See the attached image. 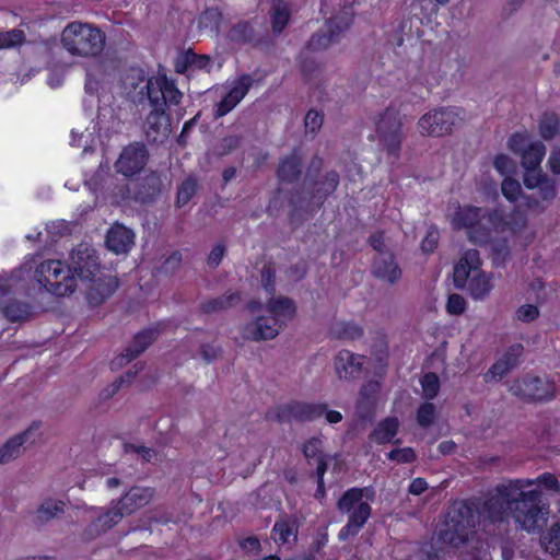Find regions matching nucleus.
Returning <instances> with one entry per match:
<instances>
[{
  "label": "nucleus",
  "mask_w": 560,
  "mask_h": 560,
  "mask_svg": "<svg viewBox=\"0 0 560 560\" xmlns=\"http://www.w3.org/2000/svg\"><path fill=\"white\" fill-rule=\"evenodd\" d=\"M460 560H491L489 548L481 541L470 545L459 556Z\"/></svg>",
  "instance_id": "52"
},
{
  "label": "nucleus",
  "mask_w": 560,
  "mask_h": 560,
  "mask_svg": "<svg viewBox=\"0 0 560 560\" xmlns=\"http://www.w3.org/2000/svg\"><path fill=\"white\" fill-rule=\"evenodd\" d=\"M323 122H324V115L322 112H318L315 109H310L306 113L305 118H304V126H305L306 131H310L313 133L317 132L322 128Z\"/></svg>",
  "instance_id": "60"
},
{
  "label": "nucleus",
  "mask_w": 560,
  "mask_h": 560,
  "mask_svg": "<svg viewBox=\"0 0 560 560\" xmlns=\"http://www.w3.org/2000/svg\"><path fill=\"white\" fill-rule=\"evenodd\" d=\"M0 313L12 323L26 320L32 315V306L26 302L9 299L0 308Z\"/></svg>",
  "instance_id": "36"
},
{
  "label": "nucleus",
  "mask_w": 560,
  "mask_h": 560,
  "mask_svg": "<svg viewBox=\"0 0 560 560\" xmlns=\"http://www.w3.org/2000/svg\"><path fill=\"white\" fill-rule=\"evenodd\" d=\"M479 267H481V258L479 250L475 248L467 249L454 266V287L458 290L465 289L467 282L469 281L471 276L476 271H478Z\"/></svg>",
  "instance_id": "19"
},
{
  "label": "nucleus",
  "mask_w": 560,
  "mask_h": 560,
  "mask_svg": "<svg viewBox=\"0 0 560 560\" xmlns=\"http://www.w3.org/2000/svg\"><path fill=\"white\" fill-rule=\"evenodd\" d=\"M65 502L61 500L47 499L45 500L35 512V522L43 525L58 514L65 512Z\"/></svg>",
  "instance_id": "39"
},
{
  "label": "nucleus",
  "mask_w": 560,
  "mask_h": 560,
  "mask_svg": "<svg viewBox=\"0 0 560 560\" xmlns=\"http://www.w3.org/2000/svg\"><path fill=\"white\" fill-rule=\"evenodd\" d=\"M303 173V161L301 155L294 150L280 159L276 174L280 183L294 184Z\"/></svg>",
  "instance_id": "22"
},
{
  "label": "nucleus",
  "mask_w": 560,
  "mask_h": 560,
  "mask_svg": "<svg viewBox=\"0 0 560 560\" xmlns=\"http://www.w3.org/2000/svg\"><path fill=\"white\" fill-rule=\"evenodd\" d=\"M373 275L380 280L395 283L401 278V270L394 255H381L373 261Z\"/></svg>",
  "instance_id": "27"
},
{
  "label": "nucleus",
  "mask_w": 560,
  "mask_h": 560,
  "mask_svg": "<svg viewBox=\"0 0 560 560\" xmlns=\"http://www.w3.org/2000/svg\"><path fill=\"white\" fill-rule=\"evenodd\" d=\"M540 542L548 553L560 559V522L553 523L548 530L541 535Z\"/></svg>",
  "instance_id": "40"
},
{
  "label": "nucleus",
  "mask_w": 560,
  "mask_h": 560,
  "mask_svg": "<svg viewBox=\"0 0 560 560\" xmlns=\"http://www.w3.org/2000/svg\"><path fill=\"white\" fill-rule=\"evenodd\" d=\"M225 250L226 248L223 243H217L208 255L207 264L213 268L218 267L224 257Z\"/></svg>",
  "instance_id": "64"
},
{
  "label": "nucleus",
  "mask_w": 560,
  "mask_h": 560,
  "mask_svg": "<svg viewBox=\"0 0 560 560\" xmlns=\"http://www.w3.org/2000/svg\"><path fill=\"white\" fill-rule=\"evenodd\" d=\"M523 184L529 190L538 189V198L533 195L523 196V205L530 211H544L546 209L544 203H550L557 196L556 180L544 173L541 168L525 170Z\"/></svg>",
  "instance_id": "11"
},
{
  "label": "nucleus",
  "mask_w": 560,
  "mask_h": 560,
  "mask_svg": "<svg viewBox=\"0 0 560 560\" xmlns=\"http://www.w3.org/2000/svg\"><path fill=\"white\" fill-rule=\"evenodd\" d=\"M513 369L510 368L502 359L498 358L494 363L483 373L485 383L500 381L506 376Z\"/></svg>",
  "instance_id": "50"
},
{
  "label": "nucleus",
  "mask_w": 560,
  "mask_h": 560,
  "mask_svg": "<svg viewBox=\"0 0 560 560\" xmlns=\"http://www.w3.org/2000/svg\"><path fill=\"white\" fill-rule=\"evenodd\" d=\"M152 108L165 110L167 106H176L182 102L183 93L176 83L166 74L151 77L143 86Z\"/></svg>",
  "instance_id": "13"
},
{
  "label": "nucleus",
  "mask_w": 560,
  "mask_h": 560,
  "mask_svg": "<svg viewBox=\"0 0 560 560\" xmlns=\"http://www.w3.org/2000/svg\"><path fill=\"white\" fill-rule=\"evenodd\" d=\"M524 353V346L520 342L513 343L500 357L510 368L515 369Z\"/></svg>",
  "instance_id": "56"
},
{
  "label": "nucleus",
  "mask_w": 560,
  "mask_h": 560,
  "mask_svg": "<svg viewBox=\"0 0 560 560\" xmlns=\"http://www.w3.org/2000/svg\"><path fill=\"white\" fill-rule=\"evenodd\" d=\"M133 368H135V371L129 370V371L125 372L122 375H120L118 378H116L110 385L105 387L101 392V398L109 399L120 389V387L122 386L124 383L130 384L136 378L139 371L142 370V364L137 363V364H135Z\"/></svg>",
  "instance_id": "41"
},
{
  "label": "nucleus",
  "mask_w": 560,
  "mask_h": 560,
  "mask_svg": "<svg viewBox=\"0 0 560 560\" xmlns=\"http://www.w3.org/2000/svg\"><path fill=\"white\" fill-rule=\"evenodd\" d=\"M229 37L238 44H250L255 40V30L247 21L238 22L230 30Z\"/></svg>",
  "instance_id": "42"
},
{
  "label": "nucleus",
  "mask_w": 560,
  "mask_h": 560,
  "mask_svg": "<svg viewBox=\"0 0 560 560\" xmlns=\"http://www.w3.org/2000/svg\"><path fill=\"white\" fill-rule=\"evenodd\" d=\"M501 191L503 197L510 202H516L520 198L523 199L521 184L517 179L506 176L501 183Z\"/></svg>",
  "instance_id": "49"
},
{
  "label": "nucleus",
  "mask_w": 560,
  "mask_h": 560,
  "mask_svg": "<svg viewBox=\"0 0 560 560\" xmlns=\"http://www.w3.org/2000/svg\"><path fill=\"white\" fill-rule=\"evenodd\" d=\"M435 418L436 408L433 402L427 400L420 404L416 412V420L421 428L431 427L434 423Z\"/></svg>",
  "instance_id": "48"
},
{
  "label": "nucleus",
  "mask_w": 560,
  "mask_h": 560,
  "mask_svg": "<svg viewBox=\"0 0 560 560\" xmlns=\"http://www.w3.org/2000/svg\"><path fill=\"white\" fill-rule=\"evenodd\" d=\"M175 68L178 73H185L189 69L210 71L211 59L207 55H198L189 49L178 57Z\"/></svg>",
  "instance_id": "32"
},
{
  "label": "nucleus",
  "mask_w": 560,
  "mask_h": 560,
  "mask_svg": "<svg viewBox=\"0 0 560 560\" xmlns=\"http://www.w3.org/2000/svg\"><path fill=\"white\" fill-rule=\"evenodd\" d=\"M539 316V308L534 304H523L516 312L515 317L522 323H532Z\"/></svg>",
  "instance_id": "62"
},
{
  "label": "nucleus",
  "mask_w": 560,
  "mask_h": 560,
  "mask_svg": "<svg viewBox=\"0 0 560 560\" xmlns=\"http://www.w3.org/2000/svg\"><path fill=\"white\" fill-rule=\"evenodd\" d=\"M36 277L46 291L56 296H67L77 288L71 265H66L61 260L50 259L42 262L36 269Z\"/></svg>",
  "instance_id": "9"
},
{
  "label": "nucleus",
  "mask_w": 560,
  "mask_h": 560,
  "mask_svg": "<svg viewBox=\"0 0 560 560\" xmlns=\"http://www.w3.org/2000/svg\"><path fill=\"white\" fill-rule=\"evenodd\" d=\"M467 308L466 300L458 293H452L447 298L446 312L450 315H462Z\"/></svg>",
  "instance_id": "58"
},
{
  "label": "nucleus",
  "mask_w": 560,
  "mask_h": 560,
  "mask_svg": "<svg viewBox=\"0 0 560 560\" xmlns=\"http://www.w3.org/2000/svg\"><path fill=\"white\" fill-rule=\"evenodd\" d=\"M271 30L275 35H280L291 19V10L283 0L273 2L270 11Z\"/></svg>",
  "instance_id": "37"
},
{
  "label": "nucleus",
  "mask_w": 560,
  "mask_h": 560,
  "mask_svg": "<svg viewBox=\"0 0 560 560\" xmlns=\"http://www.w3.org/2000/svg\"><path fill=\"white\" fill-rule=\"evenodd\" d=\"M282 328L277 317L259 316L245 327L244 336L255 341L270 340L276 338Z\"/></svg>",
  "instance_id": "21"
},
{
  "label": "nucleus",
  "mask_w": 560,
  "mask_h": 560,
  "mask_svg": "<svg viewBox=\"0 0 560 560\" xmlns=\"http://www.w3.org/2000/svg\"><path fill=\"white\" fill-rule=\"evenodd\" d=\"M25 40V33L22 30L0 31V50L20 47Z\"/></svg>",
  "instance_id": "46"
},
{
  "label": "nucleus",
  "mask_w": 560,
  "mask_h": 560,
  "mask_svg": "<svg viewBox=\"0 0 560 560\" xmlns=\"http://www.w3.org/2000/svg\"><path fill=\"white\" fill-rule=\"evenodd\" d=\"M509 392L525 402H547L556 397V383L551 378L526 374L514 380Z\"/></svg>",
  "instance_id": "12"
},
{
  "label": "nucleus",
  "mask_w": 560,
  "mask_h": 560,
  "mask_svg": "<svg viewBox=\"0 0 560 560\" xmlns=\"http://www.w3.org/2000/svg\"><path fill=\"white\" fill-rule=\"evenodd\" d=\"M38 429V424H32L27 430L22 433H19L11 439H9L1 447H0V464H5L11 459L18 457L20 454V448L23 444L28 441L30 435L33 430Z\"/></svg>",
  "instance_id": "31"
},
{
  "label": "nucleus",
  "mask_w": 560,
  "mask_h": 560,
  "mask_svg": "<svg viewBox=\"0 0 560 560\" xmlns=\"http://www.w3.org/2000/svg\"><path fill=\"white\" fill-rule=\"evenodd\" d=\"M546 155V147L541 141L530 142L520 154L521 164L524 170L540 168V164Z\"/></svg>",
  "instance_id": "34"
},
{
  "label": "nucleus",
  "mask_w": 560,
  "mask_h": 560,
  "mask_svg": "<svg viewBox=\"0 0 560 560\" xmlns=\"http://www.w3.org/2000/svg\"><path fill=\"white\" fill-rule=\"evenodd\" d=\"M454 230H464L467 240L478 246H491V260L495 267L504 266L511 258L509 236L521 233L527 225V215L518 208L510 211L472 205H457L451 215Z\"/></svg>",
  "instance_id": "1"
},
{
  "label": "nucleus",
  "mask_w": 560,
  "mask_h": 560,
  "mask_svg": "<svg viewBox=\"0 0 560 560\" xmlns=\"http://www.w3.org/2000/svg\"><path fill=\"white\" fill-rule=\"evenodd\" d=\"M532 483V480L511 479L497 485L485 499L477 497L482 525L501 524L511 515L528 533L541 529L547 523L549 505L540 490H524Z\"/></svg>",
  "instance_id": "2"
},
{
  "label": "nucleus",
  "mask_w": 560,
  "mask_h": 560,
  "mask_svg": "<svg viewBox=\"0 0 560 560\" xmlns=\"http://www.w3.org/2000/svg\"><path fill=\"white\" fill-rule=\"evenodd\" d=\"M325 410L326 404L324 402L291 400L276 407L275 419L280 423L312 422L322 418Z\"/></svg>",
  "instance_id": "14"
},
{
  "label": "nucleus",
  "mask_w": 560,
  "mask_h": 560,
  "mask_svg": "<svg viewBox=\"0 0 560 560\" xmlns=\"http://www.w3.org/2000/svg\"><path fill=\"white\" fill-rule=\"evenodd\" d=\"M478 525H482L477 497L459 500L453 503L448 513L447 529L442 537L453 548H458L468 541Z\"/></svg>",
  "instance_id": "6"
},
{
  "label": "nucleus",
  "mask_w": 560,
  "mask_h": 560,
  "mask_svg": "<svg viewBox=\"0 0 560 560\" xmlns=\"http://www.w3.org/2000/svg\"><path fill=\"white\" fill-rule=\"evenodd\" d=\"M533 481V485H538L539 487L558 492L560 491V483L558 478L551 474V472H544L539 475L536 479H530Z\"/></svg>",
  "instance_id": "61"
},
{
  "label": "nucleus",
  "mask_w": 560,
  "mask_h": 560,
  "mask_svg": "<svg viewBox=\"0 0 560 560\" xmlns=\"http://www.w3.org/2000/svg\"><path fill=\"white\" fill-rule=\"evenodd\" d=\"M375 131L380 145L389 158L399 160L401 144L405 139L402 133V121L397 109L387 107L380 115L375 125Z\"/></svg>",
  "instance_id": "10"
},
{
  "label": "nucleus",
  "mask_w": 560,
  "mask_h": 560,
  "mask_svg": "<svg viewBox=\"0 0 560 560\" xmlns=\"http://www.w3.org/2000/svg\"><path fill=\"white\" fill-rule=\"evenodd\" d=\"M364 355L355 354L350 350L342 349L335 357V369L340 380H355L360 377Z\"/></svg>",
  "instance_id": "20"
},
{
  "label": "nucleus",
  "mask_w": 560,
  "mask_h": 560,
  "mask_svg": "<svg viewBox=\"0 0 560 560\" xmlns=\"http://www.w3.org/2000/svg\"><path fill=\"white\" fill-rule=\"evenodd\" d=\"M149 79L144 69L132 67L127 71L124 78V84L126 88L136 91L142 83L147 84Z\"/></svg>",
  "instance_id": "53"
},
{
  "label": "nucleus",
  "mask_w": 560,
  "mask_h": 560,
  "mask_svg": "<svg viewBox=\"0 0 560 560\" xmlns=\"http://www.w3.org/2000/svg\"><path fill=\"white\" fill-rule=\"evenodd\" d=\"M513 369L510 368L502 359L498 358L494 363L483 373L485 383L500 381L506 376Z\"/></svg>",
  "instance_id": "51"
},
{
  "label": "nucleus",
  "mask_w": 560,
  "mask_h": 560,
  "mask_svg": "<svg viewBox=\"0 0 560 560\" xmlns=\"http://www.w3.org/2000/svg\"><path fill=\"white\" fill-rule=\"evenodd\" d=\"M241 136L229 135L222 138L215 147V153L218 156H225L236 150L241 144Z\"/></svg>",
  "instance_id": "54"
},
{
  "label": "nucleus",
  "mask_w": 560,
  "mask_h": 560,
  "mask_svg": "<svg viewBox=\"0 0 560 560\" xmlns=\"http://www.w3.org/2000/svg\"><path fill=\"white\" fill-rule=\"evenodd\" d=\"M154 490L149 487H131L118 501V505L106 511L88 527L90 534L106 532L120 522L124 515L145 506L153 498Z\"/></svg>",
  "instance_id": "8"
},
{
  "label": "nucleus",
  "mask_w": 560,
  "mask_h": 560,
  "mask_svg": "<svg viewBox=\"0 0 560 560\" xmlns=\"http://www.w3.org/2000/svg\"><path fill=\"white\" fill-rule=\"evenodd\" d=\"M163 183L155 172L145 175L139 183L135 198L141 203H151L158 199L162 191Z\"/></svg>",
  "instance_id": "26"
},
{
  "label": "nucleus",
  "mask_w": 560,
  "mask_h": 560,
  "mask_svg": "<svg viewBox=\"0 0 560 560\" xmlns=\"http://www.w3.org/2000/svg\"><path fill=\"white\" fill-rule=\"evenodd\" d=\"M63 47L73 56L96 57L105 46V34L88 23L71 22L61 34Z\"/></svg>",
  "instance_id": "7"
},
{
  "label": "nucleus",
  "mask_w": 560,
  "mask_h": 560,
  "mask_svg": "<svg viewBox=\"0 0 560 560\" xmlns=\"http://www.w3.org/2000/svg\"><path fill=\"white\" fill-rule=\"evenodd\" d=\"M420 385L422 387L423 397L430 401L434 399L441 388L440 378L436 373L428 372L420 378Z\"/></svg>",
  "instance_id": "45"
},
{
  "label": "nucleus",
  "mask_w": 560,
  "mask_h": 560,
  "mask_svg": "<svg viewBox=\"0 0 560 560\" xmlns=\"http://www.w3.org/2000/svg\"><path fill=\"white\" fill-rule=\"evenodd\" d=\"M254 84L250 74H241L232 84L231 89L224 94L221 101L215 105L214 118L219 119L233 110L246 96Z\"/></svg>",
  "instance_id": "17"
},
{
  "label": "nucleus",
  "mask_w": 560,
  "mask_h": 560,
  "mask_svg": "<svg viewBox=\"0 0 560 560\" xmlns=\"http://www.w3.org/2000/svg\"><path fill=\"white\" fill-rule=\"evenodd\" d=\"M350 20L349 16L326 20L325 26L327 30L316 32L306 42L298 58L301 74L306 83L317 79L322 72L320 63L311 57L310 54L323 51L332 44L338 43L340 35L351 26Z\"/></svg>",
  "instance_id": "4"
},
{
  "label": "nucleus",
  "mask_w": 560,
  "mask_h": 560,
  "mask_svg": "<svg viewBox=\"0 0 560 560\" xmlns=\"http://www.w3.org/2000/svg\"><path fill=\"white\" fill-rule=\"evenodd\" d=\"M165 325L162 322L154 323L133 336L131 343L125 349L119 358V364L129 363L143 353L164 331Z\"/></svg>",
  "instance_id": "18"
},
{
  "label": "nucleus",
  "mask_w": 560,
  "mask_h": 560,
  "mask_svg": "<svg viewBox=\"0 0 560 560\" xmlns=\"http://www.w3.org/2000/svg\"><path fill=\"white\" fill-rule=\"evenodd\" d=\"M71 268L75 278L90 282L86 299L93 306L102 304L117 289L118 282L110 277H97L101 265L96 250L85 243L79 244L71 253Z\"/></svg>",
  "instance_id": "3"
},
{
  "label": "nucleus",
  "mask_w": 560,
  "mask_h": 560,
  "mask_svg": "<svg viewBox=\"0 0 560 560\" xmlns=\"http://www.w3.org/2000/svg\"><path fill=\"white\" fill-rule=\"evenodd\" d=\"M386 456L389 460L398 464H411L417 458L416 452L411 447L394 448Z\"/></svg>",
  "instance_id": "57"
},
{
  "label": "nucleus",
  "mask_w": 560,
  "mask_h": 560,
  "mask_svg": "<svg viewBox=\"0 0 560 560\" xmlns=\"http://www.w3.org/2000/svg\"><path fill=\"white\" fill-rule=\"evenodd\" d=\"M491 280V275H487L479 267L466 284L469 296L475 301L486 300L493 289Z\"/></svg>",
  "instance_id": "30"
},
{
  "label": "nucleus",
  "mask_w": 560,
  "mask_h": 560,
  "mask_svg": "<svg viewBox=\"0 0 560 560\" xmlns=\"http://www.w3.org/2000/svg\"><path fill=\"white\" fill-rule=\"evenodd\" d=\"M460 120L453 107H442L433 113H427L418 120L419 132L429 137H442L451 133L453 127Z\"/></svg>",
  "instance_id": "15"
},
{
  "label": "nucleus",
  "mask_w": 560,
  "mask_h": 560,
  "mask_svg": "<svg viewBox=\"0 0 560 560\" xmlns=\"http://www.w3.org/2000/svg\"><path fill=\"white\" fill-rule=\"evenodd\" d=\"M133 232L122 224L113 225L106 235L107 248L119 255L128 253L133 245Z\"/></svg>",
  "instance_id": "23"
},
{
  "label": "nucleus",
  "mask_w": 560,
  "mask_h": 560,
  "mask_svg": "<svg viewBox=\"0 0 560 560\" xmlns=\"http://www.w3.org/2000/svg\"><path fill=\"white\" fill-rule=\"evenodd\" d=\"M375 492L372 487H352L346 490L337 501V508L342 514H348V521L338 533V540L346 541L355 537L371 517L372 506L363 498L373 500Z\"/></svg>",
  "instance_id": "5"
},
{
  "label": "nucleus",
  "mask_w": 560,
  "mask_h": 560,
  "mask_svg": "<svg viewBox=\"0 0 560 560\" xmlns=\"http://www.w3.org/2000/svg\"><path fill=\"white\" fill-rule=\"evenodd\" d=\"M299 524L292 516L279 517L272 527L271 537L278 545H284L292 538L293 541L298 539Z\"/></svg>",
  "instance_id": "29"
},
{
  "label": "nucleus",
  "mask_w": 560,
  "mask_h": 560,
  "mask_svg": "<svg viewBox=\"0 0 560 560\" xmlns=\"http://www.w3.org/2000/svg\"><path fill=\"white\" fill-rule=\"evenodd\" d=\"M493 167L500 175H509L515 171V163L509 155L500 153L493 159Z\"/></svg>",
  "instance_id": "59"
},
{
  "label": "nucleus",
  "mask_w": 560,
  "mask_h": 560,
  "mask_svg": "<svg viewBox=\"0 0 560 560\" xmlns=\"http://www.w3.org/2000/svg\"><path fill=\"white\" fill-rule=\"evenodd\" d=\"M529 143L530 142H528V135L525 131L513 132L508 139L509 150L518 156L527 148Z\"/></svg>",
  "instance_id": "55"
},
{
  "label": "nucleus",
  "mask_w": 560,
  "mask_h": 560,
  "mask_svg": "<svg viewBox=\"0 0 560 560\" xmlns=\"http://www.w3.org/2000/svg\"><path fill=\"white\" fill-rule=\"evenodd\" d=\"M302 453L308 465H313L320 457H328L323 451V441L317 436H312L303 443Z\"/></svg>",
  "instance_id": "43"
},
{
  "label": "nucleus",
  "mask_w": 560,
  "mask_h": 560,
  "mask_svg": "<svg viewBox=\"0 0 560 560\" xmlns=\"http://www.w3.org/2000/svg\"><path fill=\"white\" fill-rule=\"evenodd\" d=\"M539 136L550 141L556 138L560 131V118L555 112H544L537 122Z\"/></svg>",
  "instance_id": "38"
},
{
  "label": "nucleus",
  "mask_w": 560,
  "mask_h": 560,
  "mask_svg": "<svg viewBox=\"0 0 560 560\" xmlns=\"http://www.w3.org/2000/svg\"><path fill=\"white\" fill-rule=\"evenodd\" d=\"M266 311L272 317H277L284 327L296 315V304L288 296H270L266 304Z\"/></svg>",
  "instance_id": "25"
},
{
  "label": "nucleus",
  "mask_w": 560,
  "mask_h": 560,
  "mask_svg": "<svg viewBox=\"0 0 560 560\" xmlns=\"http://www.w3.org/2000/svg\"><path fill=\"white\" fill-rule=\"evenodd\" d=\"M149 151L141 142H133L125 147L115 162V170L125 177H132L145 167Z\"/></svg>",
  "instance_id": "16"
},
{
  "label": "nucleus",
  "mask_w": 560,
  "mask_h": 560,
  "mask_svg": "<svg viewBox=\"0 0 560 560\" xmlns=\"http://www.w3.org/2000/svg\"><path fill=\"white\" fill-rule=\"evenodd\" d=\"M198 190V183L192 177H187L177 189L176 196V206L184 207L186 206L192 197L196 195Z\"/></svg>",
  "instance_id": "44"
},
{
  "label": "nucleus",
  "mask_w": 560,
  "mask_h": 560,
  "mask_svg": "<svg viewBox=\"0 0 560 560\" xmlns=\"http://www.w3.org/2000/svg\"><path fill=\"white\" fill-rule=\"evenodd\" d=\"M241 300L240 292H228L221 296L209 299L200 304V311L205 314H212L233 307Z\"/></svg>",
  "instance_id": "33"
},
{
  "label": "nucleus",
  "mask_w": 560,
  "mask_h": 560,
  "mask_svg": "<svg viewBox=\"0 0 560 560\" xmlns=\"http://www.w3.org/2000/svg\"><path fill=\"white\" fill-rule=\"evenodd\" d=\"M340 182L339 173L335 170L326 172L320 180L311 183L313 188L310 191L311 199L316 201L320 209L329 196L338 188Z\"/></svg>",
  "instance_id": "24"
},
{
  "label": "nucleus",
  "mask_w": 560,
  "mask_h": 560,
  "mask_svg": "<svg viewBox=\"0 0 560 560\" xmlns=\"http://www.w3.org/2000/svg\"><path fill=\"white\" fill-rule=\"evenodd\" d=\"M330 336L340 340H358L363 337L364 329L353 320L337 322L330 327Z\"/></svg>",
  "instance_id": "35"
},
{
  "label": "nucleus",
  "mask_w": 560,
  "mask_h": 560,
  "mask_svg": "<svg viewBox=\"0 0 560 560\" xmlns=\"http://www.w3.org/2000/svg\"><path fill=\"white\" fill-rule=\"evenodd\" d=\"M260 283L265 292L272 296L276 294V266L272 261L266 262L260 269Z\"/></svg>",
  "instance_id": "47"
},
{
  "label": "nucleus",
  "mask_w": 560,
  "mask_h": 560,
  "mask_svg": "<svg viewBox=\"0 0 560 560\" xmlns=\"http://www.w3.org/2000/svg\"><path fill=\"white\" fill-rule=\"evenodd\" d=\"M165 115V110H160L159 108H153L145 119L147 125V133L150 135L151 131L159 133L161 127V118Z\"/></svg>",
  "instance_id": "63"
},
{
  "label": "nucleus",
  "mask_w": 560,
  "mask_h": 560,
  "mask_svg": "<svg viewBox=\"0 0 560 560\" xmlns=\"http://www.w3.org/2000/svg\"><path fill=\"white\" fill-rule=\"evenodd\" d=\"M398 430V419L396 417H387L377 423V425L370 433L369 439L378 445L387 444L389 442L398 444L400 443L399 439L394 441Z\"/></svg>",
  "instance_id": "28"
}]
</instances>
